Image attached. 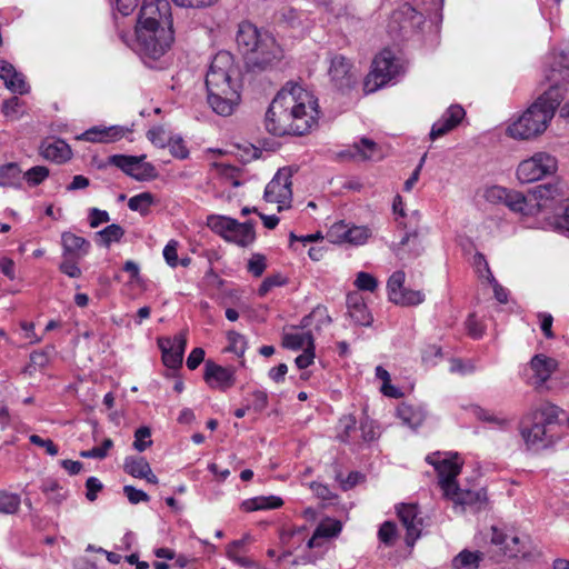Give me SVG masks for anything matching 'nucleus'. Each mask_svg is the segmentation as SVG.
I'll use <instances>...</instances> for the list:
<instances>
[{"instance_id": "nucleus-46", "label": "nucleus", "mask_w": 569, "mask_h": 569, "mask_svg": "<svg viewBox=\"0 0 569 569\" xmlns=\"http://www.w3.org/2000/svg\"><path fill=\"white\" fill-rule=\"evenodd\" d=\"M152 445L151 429L147 426H142L134 431L133 448L138 452H143Z\"/></svg>"}, {"instance_id": "nucleus-59", "label": "nucleus", "mask_w": 569, "mask_h": 569, "mask_svg": "<svg viewBox=\"0 0 569 569\" xmlns=\"http://www.w3.org/2000/svg\"><path fill=\"white\" fill-rule=\"evenodd\" d=\"M29 440L31 443L42 447L46 449L47 453L50 456H57L58 455V447L53 443L50 439H42L38 435H31L29 437Z\"/></svg>"}, {"instance_id": "nucleus-57", "label": "nucleus", "mask_w": 569, "mask_h": 569, "mask_svg": "<svg viewBox=\"0 0 569 569\" xmlns=\"http://www.w3.org/2000/svg\"><path fill=\"white\" fill-rule=\"evenodd\" d=\"M76 260L77 259L64 257V260L59 267L60 271L70 278H79L81 276V269L78 267Z\"/></svg>"}, {"instance_id": "nucleus-2", "label": "nucleus", "mask_w": 569, "mask_h": 569, "mask_svg": "<svg viewBox=\"0 0 569 569\" xmlns=\"http://www.w3.org/2000/svg\"><path fill=\"white\" fill-rule=\"evenodd\" d=\"M547 80L550 82L549 89L507 127V136L517 140H530L547 130L563 99L562 84L569 82V53L560 52L553 57Z\"/></svg>"}, {"instance_id": "nucleus-38", "label": "nucleus", "mask_w": 569, "mask_h": 569, "mask_svg": "<svg viewBox=\"0 0 569 569\" xmlns=\"http://www.w3.org/2000/svg\"><path fill=\"white\" fill-rule=\"evenodd\" d=\"M482 560L479 551L462 550L451 561L452 569H477Z\"/></svg>"}, {"instance_id": "nucleus-29", "label": "nucleus", "mask_w": 569, "mask_h": 569, "mask_svg": "<svg viewBox=\"0 0 569 569\" xmlns=\"http://www.w3.org/2000/svg\"><path fill=\"white\" fill-rule=\"evenodd\" d=\"M337 430V439L339 441L352 446L353 450L360 448V440L357 439L358 427L355 416L347 415L341 417Z\"/></svg>"}, {"instance_id": "nucleus-64", "label": "nucleus", "mask_w": 569, "mask_h": 569, "mask_svg": "<svg viewBox=\"0 0 569 569\" xmlns=\"http://www.w3.org/2000/svg\"><path fill=\"white\" fill-rule=\"evenodd\" d=\"M87 487V499L89 501H94L97 499V493L102 489L101 481L96 477H90L86 481Z\"/></svg>"}, {"instance_id": "nucleus-47", "label": "nucleus", "mask_w": 569, "mask_h": 569, "mask_svg": "<svg viewBox=\"0 0 569 569\" xmlns=\"http://www.w3.org/2000/svg\"><path fill=\"white\" fill-rule=\"evenodd\" d=\"M49 176V169L44 166H36L24 173V179L31 187L40 184Z\"/></svg>"}, {"instance_id": "nucleus-27", "label": "nucleus", "mask_w": 569, "mask_h": 569, "mask_svg": "<svg viewBox=\"0 0 569 569\" xmlns=\"http://www.w3.org/2000/svg\"><path fill=\"white\" fill-rule=\"evenodd\" d=\"M447 498L452 500L455 503L462 507L469 506L480 509L487 501V495L483 489L479 490H462L457 485V489L451 490L445 495Z\"/></svg>"}, {"instance_id": "nucleus-60", "label": "nucleus", "mask_w": 569, "mask_h": 569, "mask_svg": "<svg viewBox=\"0 0 569 569\" xmlns=\"http://www.w3.org/2000/svg\"><path fill=\"white\" fill-rule=\"evenodd\" d=\"M177 247H178V242L174 240H171L168 242V244L163 249L164 260L172 268L177 267L179 263Z\"/></svg>"}, {"instance_id": "nucleus-36", "label": "nucleus", "mask_w": 569, "mask_h": 569, "mask_svg": "<svg viewBox=\"0 0 569 569\" xmlns=\"http://www.w3.org/2000/svg\"><path fill=\"white\" fill-rule=\"evenodd\" d=\"M282 505V500L279 497L276 496H269V497H254L248 500H244L241 503V508L244 511L251 512L257 510H267V509H274L279 508Z\"/></svg>"}, {"instance_id": "nucleus-52", "label": "nucleus", "mask_w": 569, "mask_h": 569, "mask_svg": "<svg viewBox=\"0 0 569 569\" xmlns=\"http://www.w3.org/2000/svg\"><path fill=\"white\" fill-rule=\"evenodd\" d=\"M355 284L360 290L373 292L376 290V288L378 287V281L372 274L361 271L357 274Z\"/></svg>"}, {"instance_id": "nucleus-32", "label": "nucleus", "mask_w": 569, "mask_h": 569, "mask_svg": "<svg viewBox=\"0 0 569 569\" xmlns=\"http://www.w3.org/2000/svg\"><path fill=\"white\" fill-rule=\"evenodd\" d=\"M247 546H248L247 538L231 541L226 548L227 557L230 560H232L234 563L239 565L240 567H243V568L257 567L256 561L247 555Z\"/></svg>"}, {"instance_id": "nucleus-11", "label": "nucleus", "mask_w": 569, "mask_h": 569, "mask_svg": "<svg viewBox=\"0 0 569 569\" xmlns=\"http://www.w3.org/2000/svg\"><path fill=\"white\" fill-rule=\"evenodd\" d=\"M401 72V66L390 50H382L372 62V70L366 80V88L372 92L387 84Z\"/></svg>"}, {"instance_id": "nucleus-51", "label": "nucleus", "mask_w": 569, "mask_h": 569, "mask_svg": "<svg viewBox=\"0 0 569 569\" xmlns=\"http://www.w3.org/2000/svg\"><path fill=\"white\" fill-rule=\"evenodd\" d=\"M229 340V350L237 353L238 356H242L246 351L247 341L246 338L236 331L228 332Z\"/></svg>"}, {"instance_id": "nucleus-14", "label": "nucleus", "mask_w": 569, "mask_h": 569, "mask_svg": "<svg viewBox=\"0 0 569 569\" xmlns=\"http://www.w3.org/2000/svg\"><path fill=\"white\" fill-rule=\"evenodd\" d=\"M427 461L435 467L439 477V486L443 495L457 489L456 478L461 471L462 460L458 453H449L440 459V453H433L427 457Z\"/></svg>"}, {"instance_id": "nucleus-53", "label": "nucleus", "mask_w": 569, "mask_h": 569, "mask_svg": "<svg viewBox=\"0 0 569 569\" xmlns=\"http://www.w3.org/2000/svg\"><path fill=\"white\" fill-rule=\"evenodd\" d=\"M365 476L359 471H351L346 479L338 472L336 479L340 482L341 488L347 491L363 480Z\"/></svg>"}, {"instance_id": "nucleus-26", "label": "nucleus", "mask_w": 569, "mask_h": 569, "mask_svg": "<svg viewBox=\"0 0 569 569\" xmlns=\"http://www.w3.org/2000/svg\"><path fill=\"white\" fill-rule=\"evenodd\" d=\"M396 511L407 533H421L423 530V519L418 515L417 505L400 503L396 507Z\"/></svg>"}, {"instance_id": "nucleus-42", "label": "nucleus", "mask_w": 569, "mask_h": 569, "mask_svg": "<svg viewBox=\"0 0 569 569\" xmlns=\"http://www.w3.org/2000/svg\"><path fill=\"white\" fill-rule=\"evenodd\" d=\"M312 320L317 321L316 329L319 330L322 326H328L331 323V317L328 313L326 307L318 306L316 307L308 316L303 317L301 320V327L307 328L311 325Z\"/></svg>"}, {"instance_id": "nucleus-63", "label": "nucleus", "mask_w": 569, "mask_h": 569, "mask_svg": "<svg viewBox=\"0 0 569 569\" xmlns=\"http://www.w3.org/2000/svg\"><path fill=\"white\" fill-rule=\"evenodd\" d=\"M251 407L254 411H262L268 405V395L262 390H256L251 393Z\"/></svg>"}, {"instance_id": "nucleus-40", "label": "nucleus", "mask_w": 569, "mask_h": 569, "mask_svg": "<svg viewBox=\"0 0 569 569\" xmlns=\"http://www.w3.org/2000/svg\"><path fill=\"white\" fill-rule=\"evenodd\" d=\"M283 346L292 350L315 348L312 333L310 331L302 333H287L283 336Z\"/></svg>"}, {"instance_id": "nucleus-56", "label": "nucleus", "mask_w": 569, "mask_h": 569, "mask_svg": "<svg viewBox=\"0 0 569 569\" xmlns=\"http://www.w3.org/2000/svg\"><path fill=\"white\" fill-rule=\"evenodd\" d=\"M123 492H124L126 497L128 498V500L133 505H137L141 501L147 502L150 499L149 496L144 491L137 489L133 486H124Z\"/></svg>"}, {"instance_id": "nucleus-62", "label": "nucleus", "mask_w": 569, "mask_h": 569, "mask_svg": "<svg viewBox=\"0 0 569 569\" xmlns=\"http://www.w3.org/2000/svg\"><path fill=\"white\" fill-rule=\"evenodd\" d=\"M89 218L91 228H97L101 223L108 222L110 220L109 213L98 208H92L90 210Z\"/></svg>"}, {"instance_id": "nucleus-37", "label": "nucleus", "mask_w": 569, "mask_h": 569, "mask_svg": "<svg viewBox=\"0 0 569 569\" xmlns=\"http://www.w3.org/2000/svg\"><path fill=\"white\" fill-rule=\"evenodd\" d=\"M348 315L356 325L369 326L372 318L367 306L358 299L348 298Z\"/></svg>"}, {"instance_id": "nucleus-9", "label": "nucleus", "mask_w": 569, "mask_h": 569, "mask_svg": "<svg viewBox=\"0 0 569 569\" xmlns=\"http://www.w3.org/2000/svg\"><path fill=\"white\" fill-rule=\"evenodd\" d=\"M558 161L548 152H536L522 160L517 168V178L521 183H531L556 173Z\"/></svg>"}, {"instance_id": "nucleus-61", "label": "nucleus", "mask_w": 569, "mask_h": 569, "mask_svg": "<svg viewBox=\"0 0 569 569\" xmlns=\"http://www.w3.org/2000/svg\"><path fill=\"white\" fill-rule=\"evenodd\" d=\"M338 23L342 30L351 31L359 24V19H356L349 12L343 11L337 16Z\"/></svg>"}, {"instance_id": "nucleus-21", "label": "nucleus", "mask_w": 569, "mask_h": 569, "mask_svg": "<svg viewBox=\"0 0 569 569\" xmlns=\"http://www.w3.org/2000/svg\"><path fill=\"white\" fill-rule=\"evenodd\" d=\"M328 237L332 242H348L351 244H362L370 237V230L363 226H355L349 228L343 222L335 223Z\"/></svg>"}, {"instance_id": "nucleus-23", "label": "nucleus", "mask_w": 569, "mask_h": 569, "mask_svg": "<svg viewBox=\"0 0 569 569\" xmlns=\"http://www.w3.org/2000/svg\"><path fill=\"white\" fill-rule=\"evenodd\" d=\"M529 367L533 372L532 385L535 388H541L557 370L558 362L556 359L540 353L532 357Z\"/></svg>"}, {"instance_id": "nucleus-44", "label": "nucleus", "mask_w": 569, "mask_h": 569, "mask_svg": "<svg viewBox=\"0 0 569 569\" xmlns=\"http://www.w3.org/2000/svg\"><path fill=\"white\" fill-rule=\"evenodd\" d=\"M97 234L100 237L101 243L109 247L111 242L120 241L124 234V230L121 226L112 223L97 232Z\"/></svg>"}, {"instance_id": "nucleus-39", "label": "nucleus", "mask_w": 569, "mask_h": 569, "mask_svg": "<svg viewBox=\"0 0 569 569\" xmlns=\"http://www.w3.org/2000/svg\"><path fill=\"white\" fill-rule=\"evenodd\" d=\"M21 172L20 167L14 162L0 167V187H19Z\"/></svg>"}, {"instance_id": "nucleus-19", "label": "nucleus", "mask_w": 569, "mask_h": 569, "mask_svg": "<svg viewBox=\"0 0 569 569\" xmlns=\"http://www.w3.org/2000/svg\"><path fill=\"white\" fill-rule=\"evenodd\" d=\"M158 345L162 351L163 365L170 369L180 368L187 346V331H181L173 339L160 338Z\"/></svg>"}, {"instance_id": "nucleus-8", "label": "nucleus", "mask_w": 569, "mask_h": 569, "mask_svg": "<svg viewBox=\"0 0 569 569\" xmlns=\"http://www.w3.org/2000/svg\"><path fill=\"white\" fill-rule=\"evenodd\" d=\"M136 38L139 53L143 58L157 60L166 53L173 42V31L166 27L137 26Z\"/></svg>"}, {"instance_id": "nucleus-5", "label": "nucleus", "mask_w": 569, "mask_h": 569, "mask_svg": "<svg viewBox=\"0 0 569 569\" xmlns=\"http://www.w3.org/2000/svg\"><path fill=\"white\" fill-rule=\"evenodd\" d=\"M442 0H415V7L403 3L395 10L388 23L391 33H408L418 30L426 19V14L437 9Z\"/></svg>"}, {"instance_id": "nucleus-7", "label": "nucleus", "mask_w": 569, "mask_h": 569, "mask_svg": "<svg viewBox=\"0 0 569 569\" xmlns=\"http://www.w3.org/2000/svg\"><path fill=\"white\" fill-rule=\"evenodd\" d=\"M207 226L226 241L242 248L249 247L256 240L252 220L239 222L230 217L211 214L207 218Z\"/></svg>"}, {"instance_id": "nucleus-13", "label": "nucleus", "mask_w": 569, "mask_h": 569, "mask_svg": "<svg viewBox=\"0 0 569 569\" xmlns=\"http://www.w3.org/2000/svg\"><path fill=\"white\" fill-rule=\"evenodd\" d=\"M530 191L538 214L546 210H559L569 196L566 184L561 181L538 184Z\"/></svg>"}, {"instance_id": "nucleus-43", "label": "nucleus", "mask_w": 569, "mask_h": 569, "mask_svg": "<svg viewBox=\"0 0 569 569\" xmlns=\"http://www.w3.org/2000/svg\"><path fill=\"white\" fill-rule=\"evenodd\" d=\"M153 203V196L150 192H142L133 196L128 201V207L132 211H139L144 214L148 212L150 206Z\"/></svg>"}, {"instance_id": "nucleus-48", "label": "nucleus", "mask_w": 569, "mask_h": 569, "mask_svg": "<svg viewBox=\"0 0 569 569\" xmlns=\"http://www.w3.org/2000/svg\"><path fill=\"white\" fill-rule=\"evenodd\" d=\"M409 242H412L413 247L416 248V256H419L421 253L422 248H421V241L419 240V230L418 229L408 231L405 234V237L401 239V241L399 242L396 253L400 259H403V257L401 254V249L405 246L409 244Z\"/></svg>"}, {"instance_id": "nucleus-50", "label": "nucleus", "mask_w": 569, "mask_h": 569, "mask_svg": "<svg viewBox=\"0 0 569 569\" xmlns=\"http://www.w3.org/2000/svg\"><path fill=\"white\" fill-rule=\"evenodd\" d=\"M342 530V522L333 518H325L316 528L313 533H340Z\"/></svg>"}, {"instance_id": "nucleus-54", "label": "nucleus", "mask_w": 569, "mask_h": 569, "mask_svg": "<svg viewBox=\"0 0 569 569\" xmlns=\"http://www.w3.org/2000/svg\"><path fill=\"white\" fill-rule=\"evenodd\" d=\"M509 191H510V189L495 186V187L489 188L486 191V198L490 202L505 204V201L508 197Z\"/></svg>"}, {"instance_id": "nucleus-25", "label": "nucleus", "mask_w": 569, "mask_h": 569, "mask_svg": "<svg viewBox=\"0 0 569 569\" xmlns=\"http://www.w3.org/2000/svg\"><path fill=\"white\" fill-rule=\"evenodd\" d=\"M123 470L134 478L146 479L153 485L158 483V477L152 472L149 462L143 457H127L123 462Z\"/></svg>"}, {"instance_id": "nucleus-12", "label": "nucleus", "mask_w": 569, "mask_h": 569, "mask_svg": "<svg viewBox=\"0 0 569 569\" xmlns=\"http://www.w3.org/2000/svg\"><path fill=\"white\" fill-rule=\"evenodd\" d=\"M293 171L283 167L277 171L271 181L267 184L263 198L267 202L278 203V210L282 211L291 206L292 201V178Z\"/></svg>"}, {"instance_id": "nucleus-35", "label": "nucleus", "mask_w": 569, "mask_h": 569, "mask_svg": "<svg viewBox=\"0 0 569 569\" xmlns=\"http://www.w3.org/2000/svg\"><path fill=\"white\" fill-rule=\"evenodd\" d=\"M12 77H17L14 67L6 60H0V78L4 81V86L12 92L20 94L27 92L26 81L18 79L16 82L12 81Z\"/></svg>"}, {"instance_id": "nucleus-4", "label": "nucleus", "mask_w": 569, "mask_h": 569, "mask_svg": "<svg viewBox=\"0 0 569 569\" xmlns=\"http://www.w3.org/2000/svg\"><path fill=\"white\" fill-rule=\"evenodd\" d=\"M236 41L251 71L266 70L282 57V51L274 38L267 32H260L249 21L239 23Z\"/></svg>"}, {"instance_id": "nucleus-24", "label": "nucleus", "mask_w": 569, "mask_h": 569, "mask_svg": "<svg viewBox=\"0 0 569 569\" xmlns=\"http://www.w3.org/2000/svg\"><path fill=\"white\" fill-rule=\"evenodd\" d=\"M532 194L529 190L527 194H523L517 190H510L505 201V206L511 211L520 213L526 217L538 216L533 201H531Z\"/></svg>"}, {"instance_id": "nucleus-55", "label": "nucleus", "mask_w": 569, "mask_h": 569, "mask_svg": "<svg viewBox=\"0 0 569 569\" xmlns=\"http://www.w3.org/2000/svg\"><path fill=\"white\" fill-rule=\"evenodd\" d=\"M284 283L282 277L280 274H273L267 277L260 284L258 289V295L260 297H264L272 288L282 286Z\"/></svg>"}, {"instance_id": "nucleus-28", "label": "nucleus", "mask_w": 569, "mask_h": 569, "mask_svg": "<svg viewBox=\"0 0 569 569\" xmlns=\"http://www.w3.org/2000/svg\"><path fill=\"white\" fill-rule=\"evenodd\" d=\"M61 244L63 248V257L71 259H81L88 253L90 248L89 241L70 231H66L61 234Z\"/></svg>"}, {"instance_id": "nucleus-16", "label": "nucleus", "mask_w": 569, "mask_h": 569, "mask_svg": "<svg viewBox=\"0 0 569 569\" xmlns=\"http://www.w3.org/2000/svg\"><path fill=\"white\" fill-rule=\"evenodd\" d=\"M406 274L399 270L393 272L388 282V296L390 301L401 306H415L425 300V295L421 291L408 290L403 287Z\"/></svg>"}, {"instance_id": "nucleus-33", "label": "nucleus", "mask_w": 569, "mask_h": 569, "mask_svg": "<svg viewBox=\"0 0 569 569\" xmlns=\"http://www.w3.org/2000/svg\"><path fill=\"white\" fill-rule=\"evenodd\" d=\"M41 156L51 161L64 162L71 158V149L63 140L44 142L41 146Z\"/></svg>"}, {"instance_id": "nucleus-10", "label": "nucleus", "mask_w": 569, "mask_h": 569, "mask_svg": "<svg viewBox=\"0 0 569 569\" xmlns=\"http://www.w3.org/2000/svg\"><path fill=\"white\" fill-rule=\"evenodd\" d=\"M491 543L497 548V552L509 557H521L528 561H535L541 556L531 541L530 536H491Z\"/></svg>"}, {"instance_id": "nucleus-34", "label": "nucleus", "mask_w": 569, "mask_h": 569, "mask_svg": "<svg viewBox=\"0 0 569 569\" xmlns=\"http://www.w3.org/2000/svg\"><path fill=\"white\" fill-rule=\"evenodd\" d=\"M542 228L569 232V196L559 210L551 217H546Z\"/></svg>"}, {"instance_id": "nucleus-6", "label": "nucleus", "mask_w": 569, "mask_h": 569, "mask_svg": "<svg viewBox=\"0 0 569 569\" xmlns=\"http://www.w3.org/2000/svg\"><path fill=\"white\" fill-rule=\"evenodd\" d=\"M560 411L557 406L546 403L536 410L531 418L522 421L521 436L529 448L546 447L548 427L558 420Z\"/></svg>"}, {"instance_id": "nucleus-18", "label": "nucleus", "mask_w": 569, "mask_h": 569, "mask_svg": "<svg viewBox=\"0 0 569 569\" xmlns=\"http://www.w3.org/2000/svg\"><path fill=\"white\" fill-rule=\"evenodd\" d=\"M109 162L138 181L154 177L153 166L142 162V158L139 157L114 154L109 158Z\"/></svg>"}, {"instance_id": "nucleus-31", "label": "nucleus", "mask_w": 569, "mask_h": 569, "mask_svg": "<svg viewBox=\"0 0 569 569\" xmlns=\"http://www.w3.org/2000/svg\"><path fill=\"white\" fill-rule=\"evenodd\" d=\"M397 413L403 425L411 429L420 427L427 418V411L421 405L401 403Z\"/></svg>"}, {"instance_id": "nucleus-17", "label": "nucleus", "mask_w": 569, "mask_h": 569, "mask_svg": "<svg viewBox=\"0 0 569 569\" xmlns=\"http://www.w3.org/2000/svg\"><path fill=\"white\" fill-rule=\"evenodd\" d=\"M329 76L335 87L342 92L355 88L358 82L353 66L343 56H335L331 59Z\"/></svg>"}, {"instance_id": "nucleus-1", "label": "nucleus", "mask_w": 569, "mask_h": 569, "mask_svg": "<svg viewBox=\"0 0 569 569\" xmlns=\"http://www.w3.org/2000/svg\"><path fill=\"white\" fill-rule=\"evenodd\" d=\"M318 100L298 83L288 82L271 101L264 118L273 136H303L317 126Z\"/></svg>"}, {"instance_id": "nucleus-49", "label": "nucleus", "mask_w": 569, "mask_h": 569, "mask_svg": "<svg viewBox=\"0 0 569 569\" xmlns=\"http://www.w3.org/2000/svg\"><path fill=\"white\" fill-rule=\"evenodd\" d=\"M267 268V259L261 253H253L248 261L247 270L253 277H261Z\"/></svg>"}, {"instance_id": "nucleus-3", "label": "nucleus", "mask_w": 569, "mask_h": 569, "mask_svg": "<svg viewBox=\"0 0 569 569\" xmlns=\"http://www.w3.org/2000/svg\"><path fill=\"white\" fill-rule=\"evenodd\" d=\"M237 73L230 52L219 51L213 57L206 74L207 100L219 116H231L240 102V86L234 78Z\"/></svg>"}, {"instance_id": "nucleus-58", "label": "nucleus", "mask_w": 569, "mask_h": 569, "mask_svg": "<svg viewBox=\"0 0 569 569\" xmlns=\"http://www.w3.org/2000/svg\"><path fill=\"white\" fill-rule=\"evenodd\" d=\"M360 438L363 443H369L377 439V431L371 421L363 420L360 422Z\"/></svg>"}, {"instance_id": "nucleus-15", "label": "nucleus", "mask_w": 569, "mask_h": 569, "mask_svg": "<svg viewBox=\"0 0 569 569\" xmlns=\"http://www.w3.org/2000/svg\"><path fill=\"white\" fill-rule=\"evenodd\" d=\"M137 26L172 29L171 7L168 0H143Z\"/></svg>"}, {"instance_id": "nucleus-41", "label": "nucleus", "mask_w": 569, "mask_h": 569, "mask_svg": "<svg viewBox=\"0 0 569 569\" xmlns=\"http://www.w3.org/2000/svg\"><path fill=\"white\" fill-rule=\"evenodd\" d=\"M355 152H351V156L359 157L361 160H371L375 159L378 152L377 143L368 138L360 139L359 142L352 146Z\"/></svg>"}, {"instance_id": "nucleus-30", "label": "nucleus", "mask_w": 569, "mask_h": 569, "mask_svg": "<svg viewBox=\"0 0 569 569\" xmlns=\"http://www.w3.org/2000/svg\"><path fill=\"white\" fill-rule=\"evenodd\" d=\"M124 133L126 130L119 126H111L103 129L93 127L82 133V139L90 142L109 143L121 139Z\"/></svg>"}, {"instance_id": "nucleus-20", "label": "nucleus", "mask_w": 569, "mask_h": 569, "mask_svg": "<svg viewBox=\"0 0 569 569\" xmlns=\"http://www.w3.org/2000/svg\"><path fill=\"white\" fill-rule=\"evenodd\" d=\"M204 381L214 389L227 390L236 382L234 370L232 368L222 367L211 360L204 363Z\"/></svg>"}, {"instance_id": "nucleus-45", "label": "nucleus", "mask_w": 569, "mask_h": 569, "mask_svg": "<svg viewBox=\"0 0 569 569\" xmlns=\"http://www.w3.org/2000/svg\"><path fill=\"white\" fill-rule=\"evenodd\" d=\"M21 500L16 493L0 491V512L11 515L18 511Z\"/></svg>"}, {"instance_id": "nucleus-22", "label": "nucleus", "mask_w": 569, "mask_h": 569, "mask_svg": "<svg viewBox=\"0 0 569 569\" xmlns=\"http://www.w3.org/2000/svg\"><path fill=\"white\" fill-rule=\"evenodd\" d=\"M466 112L459 104L450 106L442 114L441 119L433 123L430 131V139L436 140L453 130L463 119Z\"/></svg>"}]
</instances>
